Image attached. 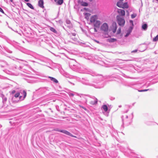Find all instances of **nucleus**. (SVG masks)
Wrapping results in <instances>:
<instances>
[{"label": "nucleus", "mask_w": 158, "mask_h": 158, "mask_svg": "<svg viewBox=\"0 0 158 158\" xmlns=\"http://www.w3.org/2000/svg\"><path fill=\"white\" fill-rule=\"evenodd\" d=\"M154 40L155 41H156V40Z\"/></svg>", "instance_id": "nucleus-48"}, {"label": "nucleus", "mask_w": 158, "mask_h": 158, "mask_svg": "<svg viewBox=\"0 0 158 158\" xmlns=\"http://www.w3.org/2000/svg\"><path fill=\"white\" fill-rule=\"evenodd\" d=\"M90 1H92V0H89Z\"/></svg>", "instance_id": "nucleus-45"}, {"label": "nucleus", "mask_w": 158, "mask_h": 158, "mask_svg": "<svg viewBox=\"0 0 158 158\" xmlns=\"http://www.w3.org/2000/svg\"><path fill=\"white\" fill-rule=\"evenodd\" d=\"M24 1L26 2H28L29 1V0H24Z\"/></svg>", "instance_id": "nucleus-40"}, {"label": "nucleus", "mask_w": 158, "mask_h": 158, "mask_svg": "<svg viewBox=\"0 0 158 158\" xmlns=\"http://www.w3.org/2000/svg\"><path fill=\"white\" fill-rule=\"evenodd\" d=\"M69 22H70V21H68V22H67V23H69Z\"/></svg>", "instance_id": "nucleus-43"}, {"label": "nucleus", "mask_w": 158, "mask_h": 158, "mask_svg": "<svg viewBox=\"0 0 158 158\" xmlns=\"http://www.w3.org/2000/svg\"><path fill=\"white\" fill-rule=\"evenodd\" d=\"M81 107H82V108H83L84 110H86V109L85 108V107H84L83 106H81Z\"/></svg>", "instance_id": "nucleus-34"}, {"label": "nucleus", "mask_w": 158, "mask_h": 158, "mask_svg": "<svg viewBox=\"0 0 158 158\" xmlns=\"http://www.w3.org/2000/svg\"><path fill=\"white\" fill-rule=\"evenodd\" d=\"M156 1H157V2H158V0H156Z\"/></svg>", "instance_id": "nucleus-47"}, {"label": "nucleus", "mask_w": 158, "mask_h": 158, "mask_svg": "<svg viewBox=\"0 0 158 158\" xmlns=\"http://www.w3.org/2000/svg\"><path fill=\"white\" fill-rule=\"evenodd\" d=\"M115 40H109V41L110 42H113Z\"/></svg>", "instance_id": "nucleus-32"}, {"label": "nucleus", "mask_w": 158, "mask_h": 158, "mask_svg": "<svg viewBox=\"0 0 158 158\" xmlns=\"http://www.w3.org/2000/svg\"><path fill=\"white\" fill-rule=\"evenodd\" d=\"M137 15L135 13H134L133 14H132L131 15V18H132V19H134V18H135L136 16Z\"/></svg>", "instance_id": "nucleus-18"}, {"label": "nucleus", "mask_w": 158, "mask_h": 158, "mask_svg": "<svg viewBox=\"0 0 158 158\" xmlns=\"http://www.w3.org/2000/svg\"><path fill=\"white\" fill-rule=\"evenodd\" d=\"M153 40H158V35H157Z\"/></svg>", "instance_id": "nucleus-26"}, {"label": "nucleus", "mask_w": 158, "mask_h": 158, "mask_svg": "<svg viewBox=\"0 0 158 158\" xmlns=\"http://www.w3.org/2000/svg\"><path fill=\"white\" fill-rule=\"evenodd\" d=\"M38 5L41 8H43L44 1L43 0H40L38 2Z\"/></svg>", "instance_id": "nucleus-8"}, {"label": "nucleus", "mask_w": 158, "mask_h": 158, "mask_svg": "<svg viewBox=\"0 0 158 158\" xmlns=\"http://www.w3.org/2000/svg\"><path fill=\"white\" fill-rule=\"evenodd\" d=\"M101 30L105 32V34L103 36L105 38H108L109 35L108 34L109 31V26L108 24L106 23H103L101 27Z\"/></svg>", "instance_id": "nucleus-1"}, {"label": "nucleus", "mask_w": 158, "mask_h": 158, "mask_svg": "<svg viewBox=\"0 0 158 158\" xmlns=\"http://www.w3.org/2000/svg\"><path fill=\"white\" fill-rule=\"evenodd\" d=\"M94 31H95V32L97 31V30L96 27H94Z\"/></svg>", "instance_id": "nucleus-33"}, {"label": "nucleus", "mask_w": 158, "mask_h": 158, "mask_svg": "<svg viewBox=\"0 0 158 158\" xmlns=\"http://www.w3.org/2000/svg\"><path fill=\"white\" fill-rule=\"evenodd\" d=\"M71 37H72V39H73V40H74L75 39V38H73V37L71 35Z\"/></svg>", "instance_id": "nucleus-36"}, {"label": "nucleus", "mask_w": 158, "mask_h": 158, "mask_svg": "<svg viewBox=\"0 0 158 158\" xmlns=\"http://www.w3.org/2000/svg\"><path fill=\"white\" fill-rule=\"evenodd\" d=\"M50 29L51 31L54 32V33H57L56 31L54 29V28L53 27H50Z\"/></svg>", "instance_id": "nucleus-16"}, {"label": "nucleus", "mask_w": 158, "mask_h": 158, "mask_svg": "<svg viewBox=\"0 0 158 158\" xmlns=\"http://www.w3.org/2000/svg\"><path fill=\"white\" fill-rule=\"evenodd\" d=\"M102 108L105 112H106L108 110V108L106 105H103Z\"/></svg>", "instance_id": "nucleus-10"}, {"label": "nucleus", "mask_w": 158, "mask_h": 158, "mask_svg": "<svg viewBox=\"0 0 158 158\" xmlns=\"http://www.w3.org/2000/svg\"><path fill=\"white\" fill-rule=\"evenodd\" d=\"M4 100H5V101H6L7 100V98H4Z\"/></svg>", "instance_id": "nucleus-38"}, {"label": "nucleus", "mask_w": 158, "mask_h": 158, "mask_svg": "<svg viewBox=\"0 0 158 158\" xmlns=\"http://www.w3.org/2000/svg\"><path fill=\"white\" fill-rule=\"evenodd\" d=\"M107 40H116V39H114V38H110V39H108Z\"/></svg>", "instance_id": "nucleus-35"}, {"label": "nucleus", "mask_w": 158, "mask_h": 158, "mask_svg": "<svg viewBox=\"0 0 158 158\" xmlns=\"http://www.w3.org/2000/svg\"><path fill=\"white\" fill-rule=\"evenodd\" d=\"M23 93L24 95V97L23 98H26V95H27V93L25 90H24L23 91Z\"/></svg>", "instance_id": "nucleus-21"}, {"label": "nucleus", "mask_w": 158, "mask_h": 158, "mask_svg": "<svg viewBox=\"0 0 158 158\" xmlns=\"http://www.w3.org/2000/svg\"><path fill=\"white\" fill-rule=\"evenodd\" d=\"M57 0H55V2H57Z\"/></svg>", "instance_id": "nucleus-44"}, {"label": "nucleus", "mask_w": 158, "mask_h": 158, "mask_svg": "<svg viewBox=\"0 0 158 158\" xmlns=\"http://www.w3.org/2000/svg\"><path fill=\"white\" fill-rule=\"evenodd\" d=\"M10 1L11 2H13V0H10Z\"/></svg>", "instance_id": "nucleus-42"}, {"label": "nucleus", "mask_w": 158, "mask_h": 158, "mask_svg": "<svg viewBox=\"0 0 158 158\" xmlns=\"http://www.w3.org/2000/svg\"><path fill=\"white\" fill-rule=\"evenodd\" d=\"M81 5L84 6H86L88 5V3L86 2L83 1L81 2L80 3Z\"/></svg>", "instance_id": "nucleus-11"}, {"label": "nucleus", "mask_w": 158, "mask_h": 158, "mask_svg": "<svg viewBox=\"0 0 158 158\" xmlns=\"http://www.w3.org/2000/svg\"><path fill=\"white\" fill-rule=\"evenodd\" d=\"M117 22L119 25L123 26L125 23V21L123 18L120 16L118 15L116 17Z\"/></svg>", "instance_id": "nucleus-2"}, {"label": "nucleus", "mask_w": 158, "mask_h": 158, "mask_svg": "<svg viewBox=\"0 0 158 158\" xmlns=\"http://www.w3.org/2000/svg\"><path fill=\"white\" fill-rule=\"evenodd\" d=\"M117 29L116 23L115 22H113L112 23L111 25L110 26L109 30L112 31L113 33H115Z\"/></svg>", "instance_id": "nucleus-3"}, {"label": "nucleus", "mask_w": 158, "mask_h": 158, "mask_svg": "<svg viewBox=\"0 0 158 158\" xmlns=\"http://www.w3.org/2000/svg\"><path fill=\"white\" fill-rule=\"evenodd\" d=\"M57 23L60 25H61L62 23L63 22L61 20H60L57 21Z\"/></svg>", "instance_id": "nucleus-24"}, {"label": "nucleus", "mask_w": 158, "mask_h": 158, "mask_svg": "<svg viewBox=\"0 0 158 158\" xmlns=\"http://www.w3.org/2000/svg\"><path fill=\"white\" fill-rule=\"evenodd\" d=\"M119 0L120 1H123V0Z\"/></svg>", "instance_id": "nucleus-46"}, {"label": "nucleus", "mask_w": 158, "mask_h": 158, "mask_svg": "<svg viewBox=\"0 0 158 158\" xmlns=\"http://www.w3.org/2000/svg\"><path fill=\"white\" fill-rule=\"evenodd\" d=\"M131 32V31L130 30H129V31H128L127 32V33L125 35V37L128 36L129 35V34H130Z\"/></svg>", "instance_id": "nucleus-19"}, {"label": "nucleus", "mask_w": 158, "mask_h": 158, "mask_svg": "<svg viewBox=\"0 0 158 158\" xmlns=\"http://www.w3.org/2000/svg\"><path fill=\"white\" fill-rule=\"evenodd\" d=\"M137 50L136 49V50H135L132 51L131 52H137Z\"/></svg>", "instance_id": "nucleus-29"}, {"label": "nucleus", "mask_w": 158, "mask_h": 158, "mask_svg": "<svg viewBox=\"0 0 158 158\" xmlns=\"http://www.w3.org/2000/svg\"><path fill=\"white\" fill-rule=\"evenodd\" d=\"M15 92V90H13L12 92V94H14Z\"/></svg>", "instance_id": "nucleus-31"}, {"label": "nucleus", "mask_w": 158, "mask_h": 158, "mask_svg": "<svg viewBox=\"0 0 158 158\" xmlns=\"http://www.w3.org/2000/svg\"><path fill=\"white\" fill-rule=\"evenodd\" d=\"M0 11L3 13H4L3 10L0 7Z\"/></svg>", "instance_id": "nucleus-27"}, {"label": "nucleus", "mask_w": 158, "mask_h": 158, "mask_svg": "<svg viewBox=\"0 0 158 158\" xmlns=\"http://www.w3.org/2000/svg\"><path fill=\"white\" fill-rule=\"evenodd\" d=\"M98 19V16L97 15H95L92 16L90 19V21L91 23H94L97 21Z\"/></svg>", "instance_id": "nucleus-5"}, {"label": "nucleus", "mask_w": 158, "mask_h": 158, "mask_svg": "<svg viewBox=\"0 0 158 158\" xmlns=\"http://www.w3.org/2000/svg\"><path fill=\"white\" fill-rule=\"evenodd\" d=\"M49 78L51 80L53 81L54 82L56 83L58 82V81L55 78L50 77H49Z\"/></svg>", "instance_id": "nucleus-13"}, {"label": "nucleus", "mask_w": 158, "mask_h": 158, "mask_svg": "<svg viewBox=\"0 0 158 158\" xmlns=\"http://www.w3.org/2000/svg\"><path fill=\"white\" fill-rule=\"evenodd\" d=\"M117 5L119 7L122 8V4L121 2H118L117 3Z\"/></svg>", "instance_id": "nucleus-17"}, {"label": "nucleus", "mask_w": 158, "mask_h": 158, "mask_svg": "<svg viewBox=\"0 0 158 158\" xmlns=\"http://www.w3.org/2000/svg\"><path fill=\"white\" fill-rule=\"evenodd\" d=\"M72 35L73 36H76V34L75 33H72Z\"/></svg>", "instance_id": "nucleus-28"}, {"label": "nucleus", "mask_w": 158, "mask_h": 158, "mask_svg": "<svg viewBox=\"0 0 158 158\" xmlns=\"http://www.w3.org/2000/svg\"><path fill=\"white\" fill-rule=\"evenodd\" d=\"M97 101H95V102L94 103V104H96L97 103Z\"/></svg>", "instance_id": "nucleus-39"}, {"label": "nucleus", "mask_w": 158, "mask_h": 158, "mask_svg": "<svg viewBox=\"0 0 158 158\" xmlns=\"http://www.w3.org/2000/svg\"><path fill=\"white\" fill-rule=\"evenodd\" d=\"M148 90V89H143L142 90H138V91L139 92H144V91H146Z\"/></svg>", "instance_id": "nucleus-25"}, {"label": "nucleus", "mask_w": 158, "mask_h": 158, "mask_svg": "<svg viewBox=\"0 0 158 158\" xmlns=\"http://www.w3.org/2000/svg\"><path fill=\"white\" fill-rule=\"evenodd\" d=\"M94 23V27L96 28H98L101 24V22L99 20H97Z\"/></svg>", "instance_id": "nucleus-6"}, {"label": "nucleus", "mask_w": 158, "mask_h": 158, "mask_svg": "<svg viewBox=\"0 0 158 158\" xmlns=\"http://www.w3.org/2000/svg\"><path fill=\"white\" fill-rule=\"evenodd\" d=\"M57 131L63 133L67 135H69L71 137H74L76 138V136H74L71 133H70L69 132L65 130H57Z\"/></svg>", "instance_id": "nucleus-4"}, {"label": "nucleus", "mask_w": 158, "mask_h": 158, "mask_svg": "<svg viewBox=\"0 0 158 158\" xmlns=\"http://www.w3.org/2000/svg\"><path fill=\"white\" fill-rule=\"evenodd\" d=\"M20 93H16L15 95V97L16 98H17L19 97V96Z\"/></svg>", "instance_id": "nucleus-22"}, {"label": "nucleus", "mask_w": 158, "mask_h": 158, "mask_svg": "<svg viewBox=\"0 0 158 158\" xmlns=\"http://www.w3.org/2000/svg\"><path fill=\"white\" fill-rule=\"evenodd\" d=\"M57 4L58 5H61L63 2V0H58V1L56 2Z\"/></svg>", "instance_id": "nucleus-14"}, {"label": "nucleus", "mask_w": 158, "mask_h": 158, "mask_svg": "<svg viewBox=\"0 0 158 158\" xmlns=\"http://www.w3.org/2000/svg\"><path fill=\"white\" fill-rule=\"evenodd\" d=\"M27 5L29 8H31V9H34V7L30 3H27Z\"/></svg>", "instance_id": "nucleus-15"}, {"label": "nucleus", "mask_w": 158, "mask_h": 158, "mask_svg": "<svg viewBox=\"0 0 158 158\" xmlns=\"http://www.w3.org/2000/svg\"><path fill=\"white\" fill-rule=\"evenodd\" d=\"M122 8H127L128 7V5L127 3L125 2L123 4H122Z\"/></svg>", "instance_id": "nucleus-12"}, {"label": "nucleus", "mask_w": 158, "mask_h": 158, "mask_svg": "<svg viewBox=\"0 0 158 158\" xmlns=\"http://www.w3.org/2000/svg\"><path fill=\"white\" fill-rule=\"evenodd\" d=\"M118 12L122 16H124L125 15V12L123 10L120 9L118 10Z\"/></svg>", "instance_id": "nucleus-7"}, {"label": "nucleus", "mask_w": 158, "mask_h": 158, "mask_svg": "<svg viewBox=\"0 0 158 158\" xmlns=\"http://www.w3.org/2000/svg\"><path fill=\"white\" fill-rule=\"evenodd\" d=\"M130 23H131L132 25H133V22L132 20H130Z\"/></svg>", "instance_id": "nucleus-30"}, {"label": "nucleus", "mask_w": 158, "mask_h": 158, "mask_svg": "<svg viewBox=\"0 0 158 158\" xmlns=\"http://www.w3.org/2000/svg\"><path fill=\"white\" fill-rule=\"evenodd\" d=\"M85 18L86 19H89L88 16H89L90 14L89 13H86L85 14Z\"/></svg>", "instance_id": "nucleus-20"}, {"label": "nucleus", "mask_w": 158, "mask_h": 158, "mask_svg": "<svg viewBox=\"0 0 158 158\" xmlns=\"http://www.w3.org/2000/svg\"><path fill=\"white\" fill-rule=\"evenodd\" d=\"M121 31V28H119L117 30V34H119L120 33Z\"/></svg>", "instance_id": "nucleus-23"}, {"label": "nucleus", "mask_w": 158, "mask_h": 158, "mask_svg": "<svg viewBox=\"0 0 158 158\" xmlns=\"http://www.w3.org/2000/svg\"><path fill=\"white\" fill-rule=\"evenodd\" d=\"M148 27V25L147 24H144L142 25V29L143 31H146Z\"/></svg>", "instance_id": "nucleus-9"}, {"label": "nucleus", "mask_w": 158, "mask_h": 158, "mask_svg": "<svg viewBox=\"0 0 158 158\" xmlns=\"http://www.w3.org/2000/svg\"><path fill=\"white\" fill-rule=\"evenodd\" d=\"M84 9L85 10H86L87 9L86 8V7H85V8H84Z\"/></svg>", "instance_id": "nucleus-37"}, {"label": "nucleus", "mask_w": 158, "mask_h": 158, "mask_svg": "<svg viewBox=\"0 0 158 158\" xmlns=\"http://www.w3.org/2000/svg\"><path fill=\"white\" fill-rule=\"evenodd\" d=\"M95 40V42H97V43H98L99 42H98V41H97V40Z\"/></svg>", "instance_id": "nucleus-41"}]
</instances>
